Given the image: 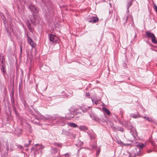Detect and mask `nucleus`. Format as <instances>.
Listing matches in <instances>:
<instances>
[{
	"label": "nucleus",
	"mask_w": 157,
	"mask_h": 157,
	"mask_svg": "<svg viewBox=\"0 0 157 157\" xmlns=\"http://www.w3.org/2000/svg\"><path fill=\"white\" fill-rule=\"evenodd\" d=\"M64 117H59L57 123L62 126H64L65 124V121L66 120H70L74 117L73 114H72L70 112L69 113L66 115Z\"/></svg>",
	"instance_id": "nucleus-1"
},
{
	"label": "nucleus",
	"mask_w": 157,
	"mask_h": 157,
	"mask_svg": "<svg viewBox=\"0 0 157 157\" xmlns=\"http://www.w3.org/2000/svg\"><path fill=\"white\" fill-rule=\"evenodd\" d=\"M145 34L146 37L149 38H151L152 42L155 44L157 43V41L155 38V35L152 33H151L150 31H148L145 32Z\"/></svg>",
	"instance_id": "nucleus-2"
},
{
	"label": "nucleus",
	"mask_w": 157,
	"mask_h": 157,
	"mask_svg": "<svg viewBox=\"0 0 157 157\" xmlns=\"http://www.w3.org/2000/svg\"><path fill=\"white\" fill-rule=\"evenodd\" d=\"M48 37L50 40L52 41L53 43H56L58 42V37L53 34H50L49 35Z\"/></svg>",
	"instance_id": "nucleus-3"
},
{
	"label": "nucleus",
	"mask_w": 157,
	"mask_h": 157,
	"mask_svg": "<svg viewBox=\"0 0 157 157\" xmlns=\"http://www.w3.org/2000/svg\"><path fill=\"white\" fill-rule=\"evenodd\" d=\"M27 37L28 43L32 46V48L35 47L36 46V44L34 43L33 40L27 34Z\"/></svg>",
	"instance_id": "nucleus-4"
},
{
	"label": "nucleus",
	"mask_w": 157,
	"mask_h": 157,
	"mask_svg": "<svg viewBox=\"0 0 157 157\" xmlns=\"http://www.w3.org/2000/svg\"><path fill=\"white\" fill-rule=\"evenodd\" d=\"M29 9L32 12L37 13L38 12V10L37 8L32 4L29 5Z\"/></svg>",
	"instance_id": "nucleus-5"
},
{
	"label": "nucleus",
	"mask_w": 157,
	"mask_h": 157,
	"mask_svg": "<svg viewBox=\"0 0 157 157\" xmlns=\"http://www.w3.org/2000/svg\"><path fill=\"white\" fill-rule=\"evenodd\" d=\"M91 19L88 21L89 22L93 23H97L99 20L98 18L96 16H92L91 17Z\"/></svg>",
	"instance_id": "nucleus-6"
},
{
	"label": "nucleus",
	"mask_w": 157,
	"mask_h": 157,
	"mask_svg": "<svg viewBox=\"0 0 157 157\" xmlns=\"http://www.w3.org/2000/svg\"><path fill=\"white\" fill-rule=\"evenodd\" d=\"M45 121L48 120L51 121H53L56 119V117L55 116L48 115L45 117Z\"/></svg>",
	"instance_id": "nucleus-7"
},
{
	"label": "nucleus",
	"mask_w": 157,
	"mask_h": 157,
	"mask_svg": "<svg viewBox=\"0 0 157 157\" xmlns=\"http://www.w3.org/2000/svg\"><path fill=\"white\" fill-rule=\"evenodd\" d=\"M65 94L64 96L66 97H68L70 96H71L72 95L73 92L70 90L68 92L67 90L63 91L62 92V94Z\"/></svg>",
	"instance_id": "nucleus-8"
},
{
	"label": "nucleus",
	"mask_w": 157,
	"mask_h": 157,
	"mask_svg": "<svg viewBox=\"0 0 157 157\" xmlns=\"http://www.w3.org/2000/svg\"><path fill=\"white\" fill-rule=\"evenodd\" d=\"M35 119L38 120H43L44 121H45V117L43 115L40 114L38 116H35Z\"/></svg>",
	"instance_id": "nucleus-9"
},
{
	"label": "nucleus",
	"mask_w": 157,
	"mask_h": 157,
	"mask_svg": "<svg viewBox=\"0 0 157 157\" xmlns=\"http://www.w3.org/2000/svg\"><path fill=\"white\" fill-rule=\"evenodd\" d=\"M4 58L2 53H0V66L1 65L5 64L4 63Z\"/></svg>",
	"instance_id": "nucleus-10"
},
{
	"label": "nucleus",
	"mask_w": 157,
	"mask_h": 157,
	"mask_svg": "<svg viewBox=\"0 0 157 157\" xmlns=\"http://www.w3.org/2000/svg\"><path fill=\"white\" fill-rule=\"evenodd\" d=\"M1 70L2 71L3 75H5L6 74V66L5 64L1 65Z\"/></svg>",
	"instance_id": "nucleus-11"
},
{
	"label": "nucleus",
	"mask_w": 157,
	"mask_h": 157,
	"mask_svg": "<svg viewBox=\"0 0 157 157\" xmlns=\"http://www.w3.org/2000/svg\"><path fill=\"white\" fill-rule=\"evenodd\" d=\"M51 148L50 152L52 154H55L57 152L58 150L57 148L53 147L52 146L51 147Z\"/></svg>",
	"instance_id": "nucleus-12"
},
{
	"label": "nucleus",
	"mask_w": 157,
	"mask_h": 157,
	"mask_svg": "<svg viewBox=\"0 0 157 157\" xmlns=\"http://www.w3.org/2000/svg\"><path fill=\"white\" fill-rule=\"evenodd\" d=\"M22 131L21 128H17L15 129V133L17 135L22 133Z\"/></svg>",
	"instance_id": "nucleus-13"
},
{
	"label": "nucleus",
	"mask_w": 157,
	"mask_h": 157,
	"mask_svg": "<svg viewBox=\"0 0 157 157\" xmlns=\"http://www.w3.org/2000/svg\"><path fill=\"white\" fill-rule=\"evenodd\" d=\"M130 116L131 117L134 118H137L139 117H142V116H140L138 113L137 114H131L130 115Z\"/></svg>",
	"instance_id": "nucleus-14"
},
{
	"label": "nucleus",
	"mask_w": 157,
	"mask_h": 157,
	"mask_svg": "<svg viewBox=\"0 0 157 157\" xmlns=\"http://www.w3.org/2000/svg\"><path fill=\"white\" fill-rule=\"evenodd\" d=\"M90 108V107H88L85 105H83L81 107V109L83 112H85Z\"/></svg>",
	"instance_id": "nucleus-15"
},
{
	"label": "nucleus",
	"mask_w": 157,
	"mask_h": 157,
	"mask_svg": "<svg viewBox=\"0 0 157 157\" xmlns=\"http://www.w3.org/2000/svg\"><path fill=\"white\" fill-rule=\"evenodd\" d=\"M67 124L68 125L73 128H76L78 127V125L74 123L69 122L67 123Z\"/></svg>",
	"instance_id": "nucleus-16"
},
{
	"label": "nucleus",
	"mask_w": 157,
	"mask_h": 157,
	"mask_svg": "<svg viewBox=\"0 0 157 157\" xmlns=\"http://www.w3.org/2000/svg\"><path fill=\"white\" fill-rule=\"evenodd\" d=\"M103 110H104L105 113H106L109 116L110 114V113L109 110L106 107H103Z\"/></svg>",
	"instance_id": "nucleus-17"
},
{
	"label": "nucleus",
	"mask_w": 157,
	"mask_h": 157,
	"mask_svg": "<svg viewBox=\"0 0 157 157\" xmlns=\"http://www.w3.org/2000/svg\"><path fill=\"white\" fill-rule=\"evenodd\" d=\"M79 128L81 130H83L85 131L88 130V128L85 126H79Z\"/></svg>",
	"instance_id": "nucleus-18"
},
{
	"label": "nucleus",
	"mask_w": 157,
	"mask_h": 157,
	"mask_svg": "<svg viewBox=\"0 0 157 157\" xmlns=\"http://www.w3.org/2000/svg\"><path fill=\"white\" fill-rule=\"evenodd\" d=\"M142 117L144 118V119H146L148 121L150 122H153L152 119L151 118L148 117L143 116Z\"/></svg>",
	"instance_id": "nucleus-19"
},
{
	"label": "nucleus",
	"mask_w": 157,
	"mask_h": 157,
	"mask_svg": "<svg viewBox=\"0 0 157 157\" xmlns=\"http://www.w3.org/2000/svg\"><path fill=\"white\" fill-rule=\"evenodd\" d=\"M136 146L140 148H142L144 146V144L141 143H137L136 144Z\"/></svg>",
	"instance_id": "nucleus-20"
},
{
	"label": "nucleus",
	"mask_w": 157,
	"mask_h": 157,
	"mask_svg": "<svg viewBox=\"0 0 157 157\" xmlns=\"http://www.w3.org/2000/svg\"><path fill=\"white\" fill-rule=\"evenodd\" d=\"M77 157H86V154L84 153H82L80 155L79 154V152H77Z\"/></svg>",
	"instance_id": "nucleus-21"
},
{
	"label": "nucleus",
	"mask_w": 157,
	"mask_h": 157,
	"mask_svg": "<svg viewBox=\"0 0 157 157\" xmlns=\"http://www.w3.org/2000/svg\"><path fill=\"white\" fill-rule=\"evenodd\" d=\"M27 25L28 29L30 31V32H32L33 29L31 27V24L30 23H28L27 24Z\"/></svg>",
	"instance_id": "nucleus-22"
},
{
	"label": "nucleus",
	"mask_w": 157,
	"mask_h": 157,
	"mask_svg": "<svg viewBox=\"0 0 157 157\" xmlns=\"http://www.w3.org/2000/svg\"><path fill=\"white\" fill-rule=\"evenodd\" d=\"M3 21L5 27L6 28V30L7 31V32H8V29L6 27V25H8V22L6 21V19H5V20H3Z\"/></svg>",
	"instance_id": "nucleus-23"
},
{
	"label": "nucleus",
	"mask_w": 157,
	"mask_h": 157,
	"mask_svg": "<svg viewBox=\"0 0 157 157\" xmlns=\"http://www.w3.org/2000/svg\"><path fill=\"white\" fill-rule=\"evenodd\" d=\"M30 21L32 23L35 22V17L34 15L32 16L30 18Z\"/></svg>",
	"instance_id": "nucleus-24"
},
{
	"label": "nucleus",
	"mask_w": 157,
	"mask_h": 157,
	"mask_svg": "<svg viewBox=\"0 0 157 157\" xmlns=\"http://www.w3.org/2000/svg\"><path fill=\"white\" fill-rule=\"evenodd\" d=\"M132 2L131 1L128 2L127 3V10H128L129 7L132 5Z\"/></svg>",
	"instance_id": "nucleus-25"
},
{
	"label": "nucleus",
	"mask_w": 157,
	"mask_h": 157,
	"mask_svg": "<svg viewBox=\"0 0 157 157\" xmlns=\"http://www.w3.org/2000/svg\"><path fill=\"white\" fill-rule=\"evenodd\" d=\"M92 100L93 103L97 105L98 103V101L97 100H95L94 98H92Z\"/></svg>",
	"instance_id": "nucleus-26"
},
{
	"label": "nucleus",
	"mask_w": 157,
	"mask_h": 157,
	"mask_svg": "<svg viewBox=\"0 0 157 157\" xmlns=\"http://www.w3.org/2000/svg\"><path fill=\"white\" fill-rule=\"evenodd\" d=\"M89 136L90 137V139H94L95 137V135L94 133L89 134Z\"/></svg>",
	"instance_id": "nucleus-27"
},
{
	"label": "nucleus",
	"mask_w": 157,
	"mask_h": 157,
	"mask_svg": "<svg viewBox=\"0 0 157 157\" xmlns=\"http://www.w3.org/2000/svg\"><path fill=\"white\" fill-rule=\"evenodd\" d=\"M54 145L57 146L59 147H61L62 144L60 143H54Z\"/></svg>",
	"instance_id": "nucleus-28"
},
{
	"label": "nucleus",
	"mask_w": 157,
	"mask_h": 157,
	"mask_svg": "<svg viewBox=\"0 0 157 157\" xmlns=\"http://www.w3.org/2000/svg\"><path fill=\"white\" fill-rule=\"evenodd\" d=\"M128 15H125L123 17V20L124 21L125 23H126L128 19Z\"/></svg>",
	"instance_id": "nucleus-29"
},
{
	"label": "nucleus",
	"mask_w": 157,
	"mask_h": 157,
	"mask_svg": "<svg viewBox=\"0 0 157 157\" xmlns=\"http://www.w3.org/2000/svg\"><path fill=\"white\" fill-rule=\"evenodd\" d=\"M0 16L2 20H5V19H6L4 15L2 13H1Z\"/></svg>",
	"instance_id": "nucleus-30"
},
{
	"label": "nucleus",
	"mask_w": 157,
	"mask_h": 157,
	"mask_svg": "<svg viewBox=\"0 0 157 157\" xmlns=\"http://www.w3.org/2000/svg\"><path fill=\"white\" fill-rule=\"evenodd\" d=\"M100 150H101V149H100V148H98L97 151H96V155L97 156L98 155L100 152Z\"/></svg>",
	"instance_id": "nucleus-31"
},
{
	"label": "nucleus",
	"mask_w": 157,
	"mask_h": 157,
	"mask_svg": "<svg viewBox=\"0 0 157 157\" xmlns=\"http://www.w3.org/2000/svg\"><path fill=\"white\" fill-rule=\"evenodd\" d=\"M123 110L121 109H120V114L121 115V117H123Z\"/></svg>",
	"instance_id": "nucleus-32"
},
{
	"label": "nucleus",
	"mask_w": 157,
	"mask_h": 157,
	"mask_svg": "<svg viewBox=\"0 0 157 157\" xmlns=\"http://www.w3.org/2000/svg\"><path fill=\"white\" fill-rule=\"evenodd\" d=\"M31 141V140H29V143L28 144H25L24 145L25 147H29V146L30 145V142Z\"/></svg>",
	"instance_id": "nucleus-33"
},
{
	"label": "nucleus",
	"mask_w": 157,
	"mask_h": 157,
	"mask_svg": "<svg viewBox=\"0 0 157 157\" xmlns=\"http://www.w3.org/2000/svg\"><path fill=\"white\" fill-rule=\"evenodd\" d=\"M118 143L119 144H121V145H123V146H125L126 145L125 144H123L122 143V142L121 141H118Z\"/></svg>",
	"instance_id": "nucleus-34"
},
{
	"label": "nucleus",
	"mask_w": 157,
	"mask_h": 157,
	"mask_svg": "<svg viewBox=\"0 0 157 157\" xmlns=\"http://www.w3.org/2000/svg\"><path fill=\"white\" fill-rule=\"evenodd\" d=\"M86 97H88L89 98H90V95L89 92H86Z\"/></svg>",
	"instance_id": "nucleus-35"
},
{
	"label": "nucleus",
	"mask_w": 157,
	"mask_h": 157,
	"mask_svg": "<svg viewBox=\"0 0 157 157\" xmlns=\"http://www.w3.org/2000/svg\"><path fill=\"white\" fill-rule=\"evenodd\" d=\"M17 147L20 149H22L23 148V147L20 145H18L17 146Z\"/></svg>",
	"instance_id": "nucleus-36"
},
{
	"label": "nucleus",
	"mask_w": 157,
	"mask_h": 157,
	"mask_svg": "<svg viewBox=\"0 0 157 157\" xmlns=\"http://www.w3.org/2000/svg\"><path fill=\"white\" fill-rule=\"evenodd\" d=\"M20 53L21 54L22 51V46L21 45H20Z\"/></svg>",
	"instance_id": "nucleus-37"
},
{
	"label": "nucleus",
	"mask_w": 157,
	"mask_h": 157,
	"mask_svg": "<svg viewBox=\"0 0 157 157\" xmlns=\"http://www.w3.org/2000/svg\"><path fill=\"white\" fill-rule=\"evenodd\" d=\"M123 128H121V127H120V128H119V129H118V130L119 131H121V132H123Z\"/></svg>",
	"instance_id": "nucleus-38"
},
{
	"label": "nucleus",
	"mask_w": 157,
	"mask_h": 157,
	"mask_svg": "<svg viewBox=\"0 0 157 157\" xmlns=\"http://www.w3.org/2000/svg\"><path fill=\"white\" fill-rule=\"evenodd\" d=\"M96 146L95 145H93L92 146V148L93 149L96 148Z\"/></svg>",
	"instance_id": "nucleus-39"
},
{
	"label": "nucleus",
	"mask_w": 157,
	"mask_h": 157,
	"mask_svg": "<svg viewBox=\"0 0 157 157\" xmlns=\"http://www.w3.org/2000/svg\"><path fill=\"white\" fill-rule=\"evenodd\" d=\"M154 9L156 12L157 13V6L155 5Z\"/></svg>",
	"instance_id": "nucleus-40"
},
{
	"label": "nucleus",
	"mask_w": 157,
	"mask_h": 157,
	"mask_svg": "<svg viewBox=\"0 0 157 157\" xmlns=\"http://www.w3.org/2000/svg\"><path fill=\"white\" fill-rule=\"evenodd\" d=\"M132 135L133 136L134 138H135L136 136L135 134H132Z\"/></svg>",
	"instance_id": "nucleus-41"
},
{
	"label": "nucleus",
	"mask_w": 157,
	"mask_h": 157,
	"mask_svg": "<svg viewBox=\"0 0 157 157\" xmlns=\"http://www.w3.org/2000/svg\"><path fill=\"white\" fill-rule=\"evenodd\" d=\"M45 147L44 146L42 145L41 149H44Z\"/></svg>",
	"instance_id": "nucleus-42"
},
{
	"label": "nucleus",
	"mask_w": 157,
	"mask_h": 157,
	"mask_svg": "<svg viewBox=\"0 0 157 157\" xmlns=\"http://www.w3.org/2000/svg\"><path fill=\"white\" fill-rule=\"evenodd\" d=\"M66 156H69V154L68 153H66L65 155Z\"/></svg>",
	"instance_id": "nucleus-43"
},
{
	"label": "nucleus",
	"mask_w": 157,
	"mask_h": 157,
	"mask_svg": "<svg viewBox=\"0 0 157 157\" xmlns=\"http://www.w3.org/2000/svg\"><path fill=\"white\" fill-rule=\"evenodd\" d=\"M28 125L29 126V128H30V129H31V126H30V125H29V124H28Z\"/></svg>",
	"instance_id": "nucleus-44"
},
{
	"label": "nucleus",
	"mask_w": 157,
	"mask_h": 157,
	"mask_svg": "<svg viewBox=\"0 0 157 157\" xmlns=\"http://www.w3.org/2000/svg\"><path fill=\"white\" fill-rule=\"evenodd\" d=\"M48 98H49V99H48V98H47V99H48V100H51V98L50 97H48Z\"/></svg>",
	"instance_id": "nucleus-45"
},
{
	"label": "nucleus",
	"mask_w": 157,
	"mask_h": 157,
	"mask_svg": "<svg viewBox=\"0 0 157 157\" xmlns=\"http://www.w3.org/2000/svg\"><path fill=\"white\" fill-rule=\"evenodd\" d=\"M96 118V119H95V121H97V118Z\"/></svg>",
	"instance_id": "nucleus-46"
},
{
	"label": "nucleus",
	"mask_w": 157,
	"mask_h": 157,
	"mask_svg": "<svg viewBox=\"0 0 157 157\" xmlns=\"http://www.w3.org/2000/svg\"><path fill=\"white\" fill-rule=\"evenodd\" d=\"M134 37H136V34H135Z\"/></svg>",
	"instance_id": "nucleus-47"
},
{
	"label": "nucleus",
	"mask_w": 157,
	"mask_h": 157,
	"mask_svg": "<svg viewBox=\"0 0 157 157\" xmlns=\"http://www.w3.org/2000/svg\"><path fill=\"white\" fill-rule=\"evenodd\" d=\"M7 150L8 151V147H7Z\"/></svg>",
	"instance_id": "nucleus-48"
},
{
	"label": "nucleus",
	"mask_w": 157,
	"mask_h": 157,
	"mask_svg": "<svg viewBox=\"0 0 157 157\" xmlns=\"http://www.w3.org/2000/svg\"><path fill=\"white\" fill-rule=\"evenodd\" d=\"M57 157H60V156H57Z\"/></svg>",
	"instance_id": "nucleus-49"
},
{
	"label": "nucleus",
	"mask_w": 157,
	"mask_h": 157,
	"mask_svg": "<svg viewBox=\"0 0 157 157\" xmlns=\"http://www.w3.org/2000/svg\"><path fill=\"white\" fill-rule=\"evenodd\" d=\"M28 150V149H26V151H27V150Z\"/></svg>",
	"instance_id": "nucleus-50"
},
{
	"label": "nucleus",
	"mask_w": 157,
	"mask_h": 157,
	"mask_svg": "<svg viewBox=\"0 0 157 157\" xmlns=\"http://www.w3.org/2000/svg\"><path fill=\"white\" fill-rule=\"evenodd\" d=\"M65 157H68L65 156Z\"/></svg>",
	"instance_id": "nucleus-51"
}]
</instances>
